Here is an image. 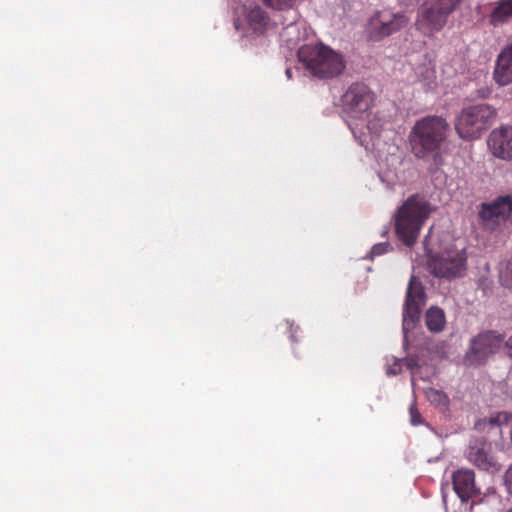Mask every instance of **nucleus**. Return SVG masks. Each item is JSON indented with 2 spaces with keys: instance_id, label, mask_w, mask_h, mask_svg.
Returning <instances> with one entry per match:
<instances>
[{
  "instance_id": "2",
  "label": "nucleus",
  "mask_w": 512,
  "mask_h": 512,
  "mask_svg": "<svg viewBox=\"0 0 512 512\" xmlns=\"http://www.w3.org/2000/svg\"><path fill=\"white\" fill-rule=\"evenodd\" d=\"M431 205L424 196H409L394 215V228L398 239L406 246H413L421 228L431 214Z\"/></svg>"
},
{
  "instance_id": "3",
  "label": "nucleus",
  "mask_w": 512,
  "mask_h": 512,
  "mask_svg": "<svg viewBox=\"0 0 512 512\" xmlns=\"http://www.w3.org/2000/svg\"><path fill=\"white\" fill-rule=\"evenodd\" d=\"M298 58L309 74L319 79H332L345 69L342 55L323 44L302 46Z\"/></svg>"
},
{
  "instance_id": "5",
  "label": "nucleus",
  "mask_w": 512,
  "mask_h": 512,
  "mask_svg": "<svg viewBox=\"0 0 512 512\" xmlns=\"http://www.w3.org/2000/svg\"><path fill=\"white\" fill-rule=\"evenodd\" d=\"M496 116V109L486 103L465 107L456 118L455 130L464 140L479 138L493 124Z\"/></svg>"
},
{
  "instance_id": "1",
  "label": "nucleus",
  "mask_w": 512,
  "mask_h": 512,
  "mask_svg": "<svg viewBox=\"0 0 512 512\" xmlns=\"http://www.w3.org/2000/svg\"><path fill=\"white\" fill-rule=\"evenodd\" d=\"M448 133L449 124L442 116L429 115L418 119L408 135L411 153L417 159L432 158L437 162Z\"/></svg>"
},
{
  "instance_id": "15",
  "label": "nucleus",
  "mask_w": 512,
  "mask_h": 512,
  "mask_svg": "<svg viewBox=\"0 0 512 512\" xmlns=\"http://www.w3.org/2000/svg\"><path fill=\"white\" fill-rule=\"evenodd\" d=\"M246 23L255 34L263 35L273 26L268 13L260 6L251 7L245 17Z\"/></svg>"
},
{
  "instance_id": "4",
  "label": "nucleus",
  "mask_w": 512,
  "mask_h": 512,
  "mask_svg": "<svg viewBox=\"0 0 512 512\" xmlns=\"http://www.w3.org/2000/svg\"><path fill=\"white\" fill-rule=\"evenodd\" d=\"M464 0H425L418 10L416 28L423 35L431 37L440 32L448 18Z\"/></svg>"
},
{
  "instance_id": "10",
  "label": "nucleus",
  "mask_w": 512,
  "mask_h": 512,
  "mask_svg": "<svg viewBox=\"0 0 512 512\" xmlns=\"http://www.w3.org/2000/svg\"><path fill=\"white\" fill-rule=\"evenodd\" d=\"M425 292L422 283L413 275L410 278L406 299L403 309V329L406 330L410 325L419 319L421 309L425 304Z\"/></svg>"
},
{
  "instance_id": "14",
  "label": "nucleus",
  "mask_w": 512,
  "mask_h": 512,
  "mask_svg": "<svg viewBox=\"0 0 512 512\" xmlns=\"http://www.w3.org/2000/svg\"><path fill=\"white\" fill-rule=\"evenodd\" d=\"M493 79L499 86L512 83V42L508 43L497 56Z\"/></svg>"
},
{
  "instance_id": "16",
  "label": "nucleus",
  "mask_w": 512,
  "mask_h": 512,
  "mask_svg": "<svg viewBox=\"0 0 512 512\" xmlns=\"http://www.w3.org/2000/svg\"><path fill=\"white\" fill-rule=\"evenodd\" d=\"M512 18V0H499L489 15V23L498 26L508 22Z\"/></svg>"
},
{
  "instance_id": "6",
  "label": "nucleus",
  "mask_w": 512,
  "mask_h": 512,
  "mask_svg": "<svg viewBox=\"0 0 512 512\" xmlns=\"http://www.w3.org/2000/svg\"><path fill=\"white\" fill-rule=\"evenodd\" d=\"M424 245L429 254L427 265L434 276L447 279L463 276L467 262L465 248L459 250L448 247L442 252L432 254V251L428 249L427 237Z\"/></svg>"
},
{
  "instance_id": "17",
  "label": "nucleus",
  "mask_w": 512,
  "mask_h": 512,
  "mask_svg": "<svg viewBox=\"0 0 512 512\" xmlns=\"http://www.w3.org/2000/svg\"><path fill=\"white\" fill-rule=\"evenodd\" d=\"M468 459L482 470H489L494 466V459L488 454L484 444L471 446L468 452Z\"/></svg>"
},
{
  "instance_id": "13",
  "label": "nucleus",
  "mask_w": 512,
  "mask_h": 512,
  "mask_svg": "<svg viewBox=\"0 0 512 512\" xmlns=\"http://www.w3.org/2000/svg\"><path fill=\"white\" fill-rule=\"evenodd\" d=\"M453 489L458 497L467 502L469 499L480 494L475 485V474L469 469H459L452 476Z\"/></svg>"
},
{
  "instance_id": "24",
  "label": "nucleus",
  "mask_w": 512,
  "mask_h": 512,
  "mask_svg": "<svg viewBox=\"0 0 512 512\" xmlns=\"http://www.w3.org/2000/svg\"><path fill=\"white\" fill-rule=\"evenodd\" d=\"M505 484L510 494H512V465L506 471L505 474Z\"/></svg>"
},
{
  "instance_id": "19",
  "label": "nucleus",
  "mask_w": 512,
  "mask_h": 512,
  "mask_svg": "<svg viewBox=\"0 0 512 512\" xmlns=\"http://www.w3.org/2000/svg\"><path fill=\"white\" fill-rule=\"evenodd\" d=\"M262 2L265 6L277 11H288L296 4V0H262Z\"/></svg>"
},
{
  "instance_id": "23",
  "label": "nucleus",
  "mask_w": 512,
  "mask_h": 512,
  "mask_svg": "<svg viewBox=\"0 0 512 512\" xmlns=\"http://www.w3.org/2000/svg\"><path fill=\"white\" fill-rule=\"evenodd\" d=\"M428 397L431 401L438 403H445L447 400L446 396L437 390H431L428 394Z\"/></svg>"
},
{
  "instance_id": "22",
  "label": "nucleus",
  "mask_w": 512,
  "mask_h": 512,
  "mask_svg": "<svg viewBox=\"0 0 512 512\" xmlns=\"http://www.w3.org/2000/svg\"><path fill=\"white\" fill-rule=\"evenodd\" d=\"M389 247H390V245L387 242L377 243L371 249V252H370L371 256L374 257V256L383 255L388 252Z\"/></svg>"
},
{
  "instance_id": "20",
  "label": "nucleus",
  "mask_w": 512,
  "mask_h": 512,
  "mask_svg": "<svg viewBox=\"0 0 512 512\" xmlns=\"http://www.w3.org/2000/svg\"><path fill=\"white\" fill-rule=\"evenodd\" d=\"M502 285L512 289V257L508 260L505 269L500 274Z\"/></svg>"
},
{
  "instance_id": "27",
  "label": "nucleus",
  "mask_w": 512,
  "mask_h": 512,
  "mask_svg": "<svg viewBox=\"0 0 512 512\" xmlns=\"http://www.w3.org/2000/svg\"><path fill=\"white\" fill-rule=\"evenodd\" d=\"M508 512H512V508Z\"/></svg>"
},
{
  "instance_id": "18",
  "label": "nucleus",
  "mask_w": 512,
  "mask_h": 512,
  "mask_svg": "<svg viewBox=\"0 0 512 512\" xmlns=\"http://www.w3.org/2000/svg\"><path fill=\"white\" fill-rule=\"evenodd\" d=\"M426 326L431 332H440L445 326L444 311L438 307H431L426 312Z\"/></svg>"
},
{
  "instance_id": "9",
  "label": "nucleus",
  "mask_w": 512,
  "mask_h": 512,
  "mask_svg": "<svg viewBox=\"0 0 512 512\" xmlns=\"http://www.w3.org/2000/svg\"><path fill=\"white\" fill-rule=\"evenodd\" d=\"M478 216L485 229L495 230L501 222L512 217V194L501 195L489 203H482Z\"/></svg>"
},
{
  "instance_id": "8",
  "label": "nucleus",
  "mask_w": 512,
  "mask_h": 512,
  "mask_svg": "<svg viewBox=\"0 0 512 512\" xmlns=\"http://www.w3.org/2000/svg\"><path fill=\"white\" fill-rule=\"evenodd\" d=\"M407 23L408 18L403 13L378 11L370 17L366 25V34L371 41H381L403 29Z\"/></svg>"
},
{
  "instance_id": "7",
  "label": "nucleus",
  "mask_w": 512,
  "mask_h": 512,
  "mask_svg": "<svg viewBox=\"0 0 512 512\" xmlns=\"http://www.w3.org/2000/svg\"><path fill=\"white\" fill-rule=\"evenodd\" d=\"M504 335L493 330L479 333L471 339L465 354V362L471 366L483 365L494 354L503 349Z\"/></svg>"
},
{
  "instance_id": "12",
  "label": "nucleus",
  "mask_w": 512,
  "mask_h": 512,
  "mask_svg": "<svg viewBox=\"0 0 512 512\" xmlns=\"http://www.w3.org/2000/svg\"><path fill=\"white\" fill-rule=\"evenodd\" d=\"M491 153L503 160H512V126H500L491 131L488 137Z\"/></svg>"
},
{
  "instance_id": "25",
  "label": "nucleus",
  "mask_w": 512,
  "mask_h": 512,
  "mask_svg": "<svg viewBox=\"0 0 512 512\" xmlns=\"http://www.w3.org/2000/svg\"><path fill=\"white\" fill-rule=\"evenodd\" d=\"M503 349L506 350V353L512 357V335L509 337L507 341L504 340Z\"/></svg>"
},
{
  "instance_id": "26",
  "label": "nucleus",
  "mask_w": 512,
  "mask_h": 512,
  "mask_svg": "<svg viewBox=\"0 0 512 512\" xmlns=\"http://www.w3.org/2000/svg\"><path fill=\"white\" fill-rule=\"evenodd\" d=\"M286 75H287L288 78L292 77V70L290 68L286 69Z\"/></svg>"
},
{
  "instance_id": "11",
  "label": "nucleus",
  "mask_w": 512,
  "mask_h": 512,
  "mask_svg": "<svg viewBox=\"0 0 512 512\" xmlns=\"http://www.w3.org/2000/svg\"><path fill=\"white\" fill-rule=\"evenodd\" d=\"M344 109L353 117L367 112L373 102L368 86L363 83L352 84L342 96Z\"/></svg>"
},
{
  "instance_id": "21",
  "label": "nucleus",
  "mask_w": 512,
  "mask_h": 512,
  "mask_svg": "<svg viewBox=\"0 0 512 512\" xmlns=\"http://www.w3.org/2000/svg\"><path fill=\"white\" fill-rule=\"evenodd\" d=\"M409 414H410V422L412 425H420L423 423L422 417L420 412L418 411L415 403L411 404L409 407Z\"/></svg>"
}]
</instances>
